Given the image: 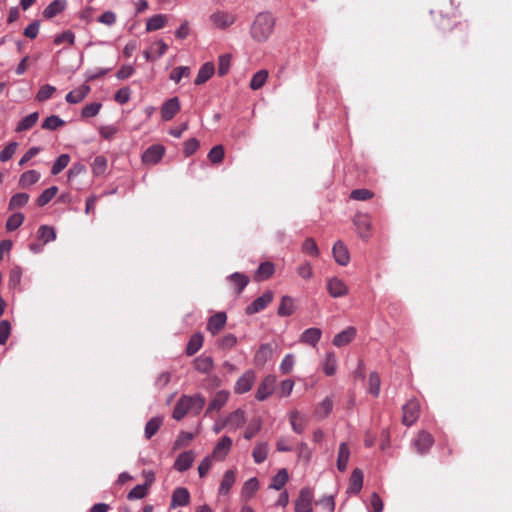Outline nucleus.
Instances as JSON below:
<instances>
[{"label": "nucleus", "instance_id": "f257e3e1", "mask_svg": "<svg viewBox=\"0 0 512 512\" xmlns=\"http://www.w3.org/2000/svg\"><path fill=\"white\" fill-rule=\"evenodd\" d=\"M276 20L269 12L258 13L251 25L250 35L256 42H266L274 32Z\"/></svg>", "mask_w": 512, "mask_h": 512}, {"label": "nucleus", "instance_id": "f03ea898", "mask_svg": "<svg viewBox=\"0 0 512 512\" xmlns=\"http://www.w3.org/2000/svg\"><path fill=\"white\" fill-rule=\"evenodd\" d=\"M205 405V398L199 394L193 396L183 395L173 410V418L181 420L186 414H198Z\"/></svg>", "mask_w": 512, "mask_h": 512}, {"label": "nucleus", "instance_id": "7ed1b4c3", "mask_svg": "<svg viewBox=\"0 0 512 512\" xmlns=\"http://www.w3.org/2000/svg\"><path fill=\"white\" fill-rule=\"evenodd\" d=\"M211 24L218 29H227L236 21V15L225 10H216L209 16Z\"/></svg>", "mask_w": 512, "mask_h": 512}, {"label": "nucleus", "instance_id": "20e7f679", "mask_svg": "<svg viewBox=\"0 0 512 512\" xmlns=\"http://www.w3.org/2000/svg\"><path fill=\"white\" fill-rule=\"evenodd\" d=\"M276 377L274 375H267L259 384L255 397L258 401L266 400L275 390Z\"/></svg>", "mask_w": 512, "mask_h": 512}, {"label": "nucleus", "instance_id": "39448f33", "mask_svg": "<svg viewBox=\"0 0 512 512\" xmlns=\"http://www.w3.org/2000/svg\"><path fill=\"white\" fill-rule=\"evenodd\" d=\"M327 291L331 297L340 298L348 295L349 287L341 278L331 277L327 280Z\"/></svg>", "mask_w": 512, "mask_h": 512}, {"label": "nucleus", "instance_id": "423d86ee", "mask_svg": "<svg viewBox=\"0 0 512 512\" xmlns=\"http://www.w3.org/2000/svg\"><path fill=\"white\" fill-rule=\"evenodd\" d=\"M420 405L416 400H410L403 406L402 421L405 425L411 426L418 419Z\"/></svg>", "mask_w": 512, "mask_h": 512}, {"label": "nucleus", "instance_id": "0eeeda50", "mask_svg": "<svg viewBox=\"0 0 512 512\" xmlns=\"http://www.w3.org/2000/svg\"><path fill=\"white\" fill-rule=\"evenodd\" d=\"M232 447V439L228 436H223L213 448L212 454L210 455L217 461H223L229 454Z\"/></svg>", "mask_w": 512, "mask_h": 512}, {"label": "nucleus", "instance_id": "6e6552de", "mask_svg": "<svg viewBox=\"0 0 512 512\" xmlns=\"http://www.w3.org/2000/svg\"><path fill=\"white\" fill-rule=\"evenodd\" d=\"M164 153V146L159 144L152 145L143 153L142 161L146 165H155L162 159Z\"/></svg>", "mask_w": 512, "mask_h": 512}, {"label": "nucleus", "instance_id": "1a4fd4ad", "mask_svg": "<svg viewBox=\"0 0 512 512\" xmlns=\"http://www.w3.org/2000/svg\"><path fill=\"white\" fill-rule=\"evenodd\" d=\"M313 493L308 488H303L295 502L296 512H312Z\"/></svg>", "mask_w": 512, "mask_h": 512}, {"label": "nucleus", "instance_id": "9d476101", "mask_svg": "<svg viewBox=\"0 0 512 512\" xmlns=\"http://www.w3.org/2000/svg\"><path fill=\"white\" fill-rule=\"evenodd\" d=\"M273 296L272 291H266L246 307V313L252 315L262 311L272 302Z\"/></svg>", "mask_w": 512, "mask_h": 512}, {"label": "nucleus", "instance_id": "9b49d317", "mask_svg": "<svg viewBox=\"0 0 512 512\" xmlns=\"http://www.w3.org/2000/svg\"><path fill=\"white\" fill-rule=\"evenodd\" d=\"M256 379L255 372L252 370L246 371L240 376L235 384L234 391L237 394L248 392L254 385Z\"/></svg>", "mask_w": 512, "mask_h": 512}, {"label": "nucleus", "instance_id": "f8f14e48", "mask_svg": "<svg viewBox=\"0 0 512 512\" xmlns=\"http://www.w3.org/2000/svg\"><path fill=\"white\" fill-rule=\"evenodd\" d=\"M181 109L180 101L173 97L165 101L161 107V117L164 121L171 120Z\"/></svg>", "mask_w": 512, "mask_h": 512}, {"label": "nucleus", "instance_id": "ddd939ff", "mask_svg": "<svg viewBox=\"0 0 512 512\" xmlns=\"http://www.w3.org/2000/svg\"><path fill=\"white\" fill-rule=\"evenodd\" d=\"M190 503V493L184 487H177L172 494L170 508L183 507Z\"/></svg>", "mask_w": 512, "mask_h": 512}, {"label": "nucleus", "instance_id": "4468645a", "mask_svg": "<svg viewBox=\"0 0 512 512\" xmlns=\"http://www.w3.org/2000/svg\"><path fill=\"white\" fill-rule=\"evenodd\" d=\"M230 393L226 390L218 391L212 400L210 401L206 413H211L214 411H219L222 407L225 406L229 399Z\"/></svg>", "mask_w": 512, "mask_h": 512}, {"label": "nucleus", "instance_id": "2eb2a0df", "mask_svg": "<svg viewBox=\"0 0 512 512\" xmlns=\"http://www.w3.org/2000/svg\"><path fill=\"white\" fill-rule=\"evenodd\" d=\"M356 336V329L354 327H348L340 333L336 334L333 338V345L336 347H342L348 345Z\"/></svg>", "mask_w": 512, "mask_h": 512}, {"label": "nucleus", "instance_id": "dca6fc26", "mask_svg": "<svg viewBox=\"0 0 512 512\" xmlns=\"http://www.w3.org/2000/svg\"><path fill=\"white\" fill-rule=\"evenodd\" d=\"M333 256L335 261L341 266H346L349 263L350 256L348 249L341 241H338L334 244Z\"/></svg>", "mask_w": 512, "mask_h": 512}, {"label": "nucleus", "instance_id": "f3484780", "mask_svg": "<svg viewBox=\"0 0 512 512\" xmlns=\"http://www.w3.org/2000/svg\"><path fill=\"white\" fill-rule=\"evenodd\" d=\"M226 322H227L226 314L224 312H218L215 315L210 317L208 324H207V329L212 334H217L221 329L224 328Z\"/></svg>", "mask_w": 512, "mask_h": 512}, {"label": "nucleus", "instance_id": "a211bd4d", "mask_svg": "<svg viewBox=\"0 0 512 512\" xmlns=\"http://www.w3.org/2000/svg\"><path fill=\"white\" fill-rule=\"evenodd\" d=\"M194 458L195 456L192 451H185L181 453L174 463L175 469L178 470L179 472H184L188 470L191 467Z\"/></svg>", "mask_w": 512, "mask_h": 512}, {"label": "nucleus", "instance_id": "6ab92c4d", "mask_svg": "<svg viewBox=\"0 0 512 512\" xmlns=\"http://www.w3.org/2000/svg\"><path fill=\"white\" fill-rule=\"evenodd\" d=\"M90 92V86L81 85L80 87L70 91L65 99L70 104L80 103Z\"/></svg>", "mask_w": 512, "mask_h": 512}, {"label": "nucleus", "instance_id": "aec40b11", "mask_svg": "<svg viewBox=\"0 0 512 512\" xmlns=\"http://www.w3.org/2000/svg\"><path fill=\"white\" fill-rule=\"evenodd\" d=\"M289 419L293 431L298 434L303 433L307 422L306 416L294 410L290 412Z\"/></svg>", "mask_w": 512, "mask_h": 512}, {"label": "nucleus", "instance_id": "412c9836", "mask_svg": "<svg viewBox=\"0 0 512 512\" xmlns=\"http://www.w3.org/2000/svg\"><path fill=\"white\" fill-rule=\"evenodd\" d=\"M235 481H236L235 471L232 469L227 470L224 473L223 478L221 480V483H220V486L218 489V494L219 495H227L229 493L230 489L232 488V486L234 485Z\"/></svg>", "mask_w": 512, "mask_h": 512}, {"label": "nucleus", "instance_id": "4be33fe9", "mask_svg": "<svg viewBox=\"0 0 512 512\" xmlns=\"http://www.w3.org/2000/svg\"><path fill=\"white\" fill-rule=\"evenodd\" d=\"M214 72H215L214 64L212 62H206L199 69L194 83L196 85L204 84L213 76Z\"/></svg>", "mask_w": 512, "mask_h": 512}, {"label": "nucleus", "instance_id": "5701e85b", "mask_svg": "<svg viewBox=\"0 0 512 512\" xmlns=\"http://www.w3.org/2000/svg\"><path fill=\"white\" fill-rule=\"evenodd\" d=\"M168 23V16L164 14H156L146 21V31L152 32L164 28Z\"/></svg>", "mask_w": 512, "mask_h": 512}, {"label": "nucleus", "instance_id": "b1692460", "mask_svg": "<svg viewBox=\"0 0 512 512\" xmlns=\"http://www.w3.org/2000/svg\"><path fill=\"white\" fill-rule=\"evenodd\" d=\"M296 310L295 301L290 296H283L278 307L277 314L281 317L292 315Z\"/></svg>", "mask_w": 512, "mask_h": 512}, {"label": "nucleus", "instance_id": "393cba45", "mask_svg": "<svg viewBox=\"0 0 512 512\" xmlns=\"http://www.w3.org/2000/svg\"><path fill=\"white\" fill-rule=\"evenodd\" d=\"M353 222L358 230L359 235L362 238H366L368 236L370 226H371L368 216L358 213L355 215Z\"/></svg>", "mask_w": 512, "mask_h": 512}, {"label": "nucleus", "instance_id": "a878e982", "mask_svg": "<svg viewBox=\"0 0 512 512\" xmlns=\"http://www.w3.org/2000/svg\"><path fill=\"white\" fill-rule=\"evenodd\" d=\"M322 369L327 376H332L336 373L337 357L334 352L330 351L326 353L322 361Z\"/></svg>", "mask_w": 512, "mask_h": 512}, {"label": "nucleus", "instance_id": "bb28decb", "mask_svg": "<svg viewBox=\"0 0 512 512\" xmlns=\"http://www.w3.org/2000/svg\"><path fill=\"white\" fill-rule=\"evenodd\" d=\"M322 332L319 328H308L300 336V342L315 346L320 338Z\"/></svg>", "mask_w": 512, "mask_h": 512}, {"label": "nucleus", "instance_id": "cd10ccee", "mask_svg": "<svg viewBox=\"0 0 512 512\" xmlns=\"http://www.w3.org/2000/svg\"><path fill=\"white\" fill-rule=\"evenodd\" d=\"M432 443V436L429 433L422 431L418 434L417 438L415 439L414 446L418 452L424 453L431 447Z\"/></svg>", "mask_w": 512, "mask_h": 512}, {"label": "nucleus", "instance_id": "c85d7f7f", "mask_svg": "<svg viewBox=\"0 0 512 512\" xmlns=\"http://www.w3.org/2000/svg\"><path fill=\"white\" fill-rule=\"evenodd\" d=\"M226 421L231 430H237L243 426L246 421L245 413L243 410L237 409L226 418Z\"/></svg>", "mask_w": 512, "mask_h": 512}, {"label": "nucleus", "instance_id": "c756f323", "mask_svg": "<svg viewBox=\"0 0 512 512\" xmlns=\"http://www.w3.org/2000/svg\"><path fill=\"white\" fill-rule=\"evenodd\" d=\"M350 457V450L347 443L343 442L339 446L338 456H337V468L339 471L343 472L347 468V464Z\"/></svg>", "mask_w": 512, "mask_h": 512}, {"label": "nucleus", "instance_id": "7c9ffc66", "mask_svg": "<svg viewBox=\"0 0 512 512\" xmlns=\"http://www.w3.org/2000/svg\"><path fill=\"white\" fill-rule=\"evenodd\" d=\"M65 7L66 2L64 0H54L44 9L43 16L47 19H51L61 13Z\"/></svg>", "mask_w": 512, "mask_h": 512}, {"label": "nucleus", "instance_id": "2f4dec72", "mask_svg": "<svg viewBox=\"0 0 512 512\" xmlns=\"http://www.w3.org/2000/svg\"><path fill=\"white\" fill-rule=\"evenodd\" d=\"M273 356V348L270 344H262L255 354V362L258 365L265 364Z\"/></svg>", "mask_w": 512, "mask_h": 512}, {"label": "nucleus", "instance_id": "473e14b6", "mask_svg": "<svg viewBox=\"0 0 512 512\" xmlns=\"http://www.w3.org/2000/svg\"><path fill=\"white\" fill-rule=\"evenodd\" d=\"M363 485V473L360 469H354L350 477L348 492L359 493Z\"/></svg>", "mask_w": 512, "mask_h": 512}, {"label": "nucleus", "instance_id": "72a5a7b5", "mask_svg": "<svg viewBox=\"0 0 512 512\" xmlns=\"http://www.w3.org/2000/svg\"><path fill=\"white\" fill-rule=\"evenodd\" d=\"M259 488V481L256 477L248 479L242 487L241 495L244 499L248 500L253 497Z\"/></svg>", "mask_w": 512, "mask_h": 512}, {"label": "nucleus", "instance_id": "f704fd0d", "mask_svg": "<svg viewBox=\"0 0 512 512\" xmlns=\"http://www.w3.org/2000/svg\"><path fill=\"white\" fill-rule=\"evenodd\" d=\"M194 368L201 373H209L213 368V360L210 356L201 355L194 360Z\"/></svg>", "mask_w": 512, "mask_h": 512}, {"label": "nucleus", "instance_id": "c9c22d12", "mask_svg": "<svg viewBox=\"0 0 512 512\" xmlns=\"http://www.w3.org/2000/svg\"><path fill=\"white\" fill-rule=\"evenodd\" d=\"M268 444L266 442H259L255 445L252 457L255 461V463L260 464L264 462L268 455Z\"/></svg>", "mask_w": 512, "mask_h": 512}, {"label": "nucleus", "instance_id": "e433bc0d", "mask_svg": "<svg viewBox=\"0 0 512 512\" xmlns=\"http://www.w3.org/2000/svg\"><path fill=\"white\" fill-rule=\"evenodd\" d=\"M274 273V265L271 262L261 263L255 273L257 281H263L271 277Z\"/></svg>", "mask_w": 512, "mask_h": 512}, {"label": "nucleus", "instance_id": "4c0bfd02", "mask_svg": "<svg viewBox=\"0 0 512 512\" xmlns=\"http://www.w3.org/2000/svg\"><path fill=\"white\" fill-rule=\"evenodd\" d=\"M267 79H268V71L264 70V69L259 70L253 75L249 86L252 90H258L263 87V85L266 83Z\"/></svg>", "mask_w": 512, "mask_h": 512}, {"label": "nucleus", "instance_id": "58836bf2", "mask_svg": "<svg viewBox=\"0 0 512 512\" xmlns=\"http://www.w3.org/2000/svg\"><path fill=\"white\" fill-rule=\"evenodd\" d=\"M288 480V472L286 469H281L278 473L272 478V481L269 485L270 489L280 490L284 487Z\"/></svg>", "mask_w": 512, "mask_h": 512}, {"label": "nucleus", "instance_id": "ea45409f", "mask_svg": "<svg viewBox=\"0 0 512 512\" xmlns=\"http://www.w3.org/2000/svg\"><path fill=\"white\" fill-rule=\"evenodd\" d=\"M39 114L37 112H33L28 116L24 117L17 125L16 131L22 132L32 128L38 121Z\"/></svg>", "mask_w": 512, "mask_h": 512}, {"label": "nucleus", "instance_id": "a19ab883", "mask_svg": "<svg viewBox=\"0 0 512 512\" xmlns=\"http://www.w3.org/2000/svg\"><path fill=\"white\" fill-rule=\"evenodd\" d=\"M333 408V401L330 397L325 398L316 408V416L318 418H325L329 415Z\"/></svg>", "mask_w": 512, "mask_h": 512}, {"label": "nucleus", "instance_id": "79ce46f5", "mask_svg": "<svg viewBox=\"0 0 512 512\" xmlns=\"http://www.w3.org/2000/svg\"><path fill=\"white\" fill-rule=\"evenodd\" d=\"M40 179V174L35 170H29L24 172L20 177V184L23 187H27L35 184Z\"/></svg>", "mask_w": 512, "mask_h": 512}, {"label": "nucleus", "instance_id": "37998d69", "mask_svg": "<svg viewBox=\"0 0 512 512\" xmlns=\"http://www.w3.org/2000/svg\"><path fill=\"white\" fill-rule=\"evenodd\" d=\"M203 344V337L201 334H195L191 337L188 342L186 352L189 356L195 354Z\"/></svg>", "mask_w": 512, "mask_h": 512}, {"label": "nucleus", "instance_id": "c03bdc74", "mask_svg": "<svg viewBox=\"0 0 512 512\" xmlns=\"http://www.w3.org/2000/svg\"><path fill=\"white\" fill-rule=\"evenodd\" d=\"M228 280L232 284H235L238 287V293H241L242 290L247 286V284L249 282V279L247 276H245L244 274L238 273V272L231 274L228 277Z\"/></svg>", "mask_w": 512, "mask_h": 512}, {"label": "nucleus", "instance_id": "a18cd8bd", "mask_svg": "<svg viewBox=\"0 0 512 512\" xmlns=\"http://www.w3.org/2000/svg\"><path fill=\"white\" fill-rule=\"evenodd\" d=\"M38 236L44 243H48L56 239V232L53 227L42 225L38 229Z\"/></svg>", "mask_w": 512, "mask_h": 512}, {"label": "nucleus", "instance_id": "49530a36", "mask_svg": "<svg viewBox=\"0 0 512 512\" xmlns=\"http://www.w3.org/2000/svg\"><path fill=\"white\" fill-rule=\"evenodd\" d=\"M58 188L56 186H52L46 190H44L37 199L38 206H44L49 203L57 194Z\"/></svg>", "mask_w": 512, "mask_h": 512}, {"label": "nucleus", "instance_id": "de8ad7c7", "mask_svg": "<svg viewBox=\"0 0 512 512\" xmlns=\"http://www.w3.org/2000/svg\"><path fill=\"white\" fill-rule=\"evenodd\" d=\"M162 424V418L160 417H153L150 419L145 427V436L146 438L150 439L160 428Z\"/></svg>", "mask_w": 512, "mask_h": 512}, {"label": "nucleus", "instance_id": "09e8293b", "mask_svg": "<svg viewBox=\"0 0 512 512\" xmlns=\"http://www.w3.org/2000/svg\"><path fill=\"white\" fill-rule=\"evenodd\" d=\"M65 121L56 115H52L47 117L42 123V128L47 130H56L59 127L63 126Z\"/></svg>", "mask_w": 512, "mask_h": 512}, {"label": "nucleus", "instance_id": "8fccbe9b", "mask_svg": "<svg viewBox=\"0 0 512 512\" xmlns=\"http://www.w3.org/2000/svg\"><path fill=\"white\" fill-rule=\"evenodd\" d=\"M70 161V156L68 154H61L55 163L52 166L51 173L53 175H58L63 169H65Z\"/></svg>", "mask_w": 512, "mask_h": 512}, {"label": "nucleus", "instance_id": "3c124183", "mask_svg": "<svg viewBox=\"0 0 512 512\" xmlns=\"http://www.w3.org/2000/svg\"><path fill=\"white\" fill-rule=\"evenodd\" d=\"M191 74L190 68L187 66H179L173 69L170 74V79L175 83H179L182 78H188Z\"/></svg>", "mask_w": 512, "mask_h": 512}, {"label": "nucleus", "instance_id": "603ef678", "mask_svg": "<svg viewBox=\"0 0 512 512\" xmlns=\"http://www.w3.org/2000/svg\"><path fill=\"white\" fill-rule=\"evenodd\" d=\"M380 377L376 372H371L369 375V393L377 397L380 393Z\"/></svg>", "mask_w": 512, "mask_h": 512}, {"label": "nucleus", "instance_id": "864d4df0", "mask_svg": "<svg viewBox=\"0 0 512 512\" xmlns=\"http://www.w3.org/2000/svg\"><path fill=\"white\" fill-rule=\"evenodd\" d=\"M148 493L147 485H136L127 495L129 500L143 499Z\"/></svg>", "mask_w": 512, "mask_h": 512}, {"label": "nucleus", "instance_id": "5fc2aeb1", "mask_svg": "<svg viewBox=\"0 0 512 512\" xmlns=\"http://www.w3.org/2000/svg\"><path fill=\"white\" fill-rule=\"evenodd\" d=\"M24 221V215L22 213H14L12 214L7 222H6V229L8 231H14L16 230L19 226H21V224L23 223Z\"/></svg>", "mask_w": 512, "mask_h": 512}, {"label": "nucleus", "instance_id": "6e6d98bb", "mask_svg": "<svg viewBox=\"0 0 512 512\" xmlns=\"http://www.w3.org/2000/svg\"><path fill=\"white\" fill-rule=\"evenodd\" d=\"M28 200H29V195L26 193L15 194L10 199L9 208L14 209V208L23 207L24 205L27 204Z\"/></svg>", "mask_w": 512, "mask_h": 512}, {"label": "nucleus", "instance_id": "4d7b16f0", "mask_svg": "<svg viewBox=\"0 0 512 512\" xmlns=\"http://www.w3.org/2000/svg\"><path fill=\"white\" fill-rule=\"evenodd\" d=\"M302 251L308 255H311L313 257L319 256V248L316 244V242L312 238H307L303 245H302Z\"/></svg>", "mask_w": 512, "mask_h": 512}, {"label": "nucleus", "instance_id": "13d9d810", "mask_svg": "<svg viewBox=\"0 0 512 512\" xmlns=\"http://www.w3.org/2000/svg\"><path fill=\"white\" fill-rule=\"evenodd\" d=\"M297 274L304 280H310L314 275L312 265L307 261L303 262L298 266Z\"/></svg>", "mask_w": 512, "mask_h": 512}, {"label": "nucleus", "instance_id": "bf43d9fd", "mask_svg": "<svg viewBox=\"0 0 512 512\" xmlns=\"http://www.w3.org/2000/svg\"><path fill=\"white\" fill-rule=\"evenodd\" d=\"M208 158L212 163H220L224 158V148L222 145L214 146L208 153Z\"/></svg>", "mask_w": 512, "mask_h": 512}, {"label": "nucleus", "instance_id": "052dcab7", "mask_svg": "<svg viewBox=\"0 0 512 512\" xmlns=\"http://www.w3.org/2000/svg\"><path fill=\"white\" fill-rule=\"evenodd\" d=\"M74 42H75V34L70 30L64 31L63 33L55 36V38H54V43L57 45H60L62 43H68L70 45H73Z\"/></svg>", "mask_w": 512, "mask_h": 512}, {"label": "nucleus", "instance_id": "680f3d73", "mask_svg": "<svg viewBox=\"0 0 512 512\" xmlns=\"http://www.w3.org/2000/svg\"><path fill=\"white\" fill-rule=\"evenodd\" d=\"M383 501L377 493H372L369 503V512H382Z\"/></svg>", "mask_w": 512, "mask_h": 512}, {"label": "nucleus", "instance_id": "e2e57ef3", "mask_svg": "<svg viewBox=\"0 0 512 512\" xmlns=\"http://www.w3.org/2000/svg\"><path fill=\"white\" fill-rule=\"evenodd\" d=\"M55 91H56V88L54 86H51L48 84L44 85L39 89V91L36 95V99L40 102L45 101V100L49 99Z\"/></svg>", "mask_w": 512, "mask_h": 512}, {"label": "nucleus", "instance_id": "0e129e2a", "mask_svg": "<svg viewBox=\"0 0 512 512\" xmlns=\"http://www.w3.org/2000/svg\"><path fill=\"white\" fill-rule=\"evenodd\" d=\"M18 144L11 142L0 152V161L6 162L15 154Z\"/></svg>", "mask_w": 512, "mask_h": 512}, {"label": "nucleus", "instance_id": "69168bd1", "mask_svg": "<svg viewBox=\"0 0 512 512\" xmlns=\"http://www.w3.org/2000/svg\"><path fill=\"white\" fill-rule=\"evenodd\" d=\"M116 20H117V16L116 14L113 12V11H105L104 13H102L97 21L101 24H104L106 26H112L116 23Z\"/></svg>", "mask_w": 512, "mask_h": 512}, {"label": "nucleus", "instance_id": "338daca9", "mask_svg": "<svg viewBox=\"0 0 512 512\" xmlns=\"http://www.w3.org/2000/svg\"><path fill=\"white\" fill-rule=\"evenodd\" d=\"M100 108V103H90L82 109L81 116L84 118L94 117L99 113Z\"/></svg>", "mask_w": 512, "mask_h": 512}, {"label": "nucleus", "instance_id": "774afa93", "mask_svg": "<svg viewBox=\"0 0 512 512\" xmlns=\"http://www.w3.org/2000/svg\"><path fill=\"white\" fill-rule=\"evenodd\" d=\"M107 167V161L104 157L98 156L94 159L92 164L93 173L96 175H100L105 172Z\"/></svg>", "mask_w": 512, "mask_h": 512}]
</instances>
